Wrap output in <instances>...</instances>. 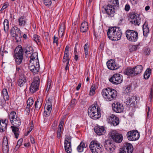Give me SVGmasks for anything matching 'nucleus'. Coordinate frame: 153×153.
I'll return each instance as SVG.
<instances>
[{"label":"nucleus","mask_w":153,"mask_h":153,"mask_svg":"<svg viewBox=\"0 0 153 153\" xmlns=\"http://www.w3.org/2000/svg\"><path fill=\"white\" fill-rule=\"evenodd\" d=\"M117 94L116 90L109 88L104 89L102 91V94L103 97L106 101L108 102L115 100Z\"/></svg>","instance_id":"nucleus-1"},{"label":"nucleus","mask_w":153,"mask_h":153,"mask_svg":"<svg viewBox=\"0 0 153 153\" xmlns=\"http://www.w3.org/2000/svg\"><path fill=\"white\" fill-rule=\"evenodd\" d=\"M97 108L92 105L90 106L88 110L89 116L93 119H97L101 116L100 109L99 107L97 106Z\"/></svg>","instance_id":"nucleus-2"},{"label":"nucleus","mask_w":153,"mask_h":153,"mask_svg":"<svg viewBox=\"0 0 153 153\" xmlns=\"http://www.w3.org/2000/svg\"><path fill=\"white\" fill-rule=\"evenodd\" d=\"M23 49L21 45H19L14 51L13 57L15 59L16 64L19 65L22 63L23 60Z\"/></svg>","instance_id":"nucleus-3"},{"label":"nucleus","mask_w":153,"mask_h":153,"mask_svg":"<svg viewBox=\"0 0 153 153\" xmlns=\"http://www.w3.org/2000/svg\"><path fill=\"white\" fill-rule=\"evenodd\" d=\"M102 146L97 141H92L90 143L89 147L92 153H102Z\"/></svg>","instance_id":"nucleus-4"},{"label":"nucleus","mask_w":153,"mask_h":153,"mask_svg":"<svg viewBox=\"0 0 153 153\" xmlns=\"http://www.w3.org/2000/svg\"><path fill=\"white\" fill-rule=\"evenodd\" d=\"M126 35L128 39L130 41L136 42L138 39V33L136 31L128 30L126 31Z\"/></svg>","instance_id":"nucleus-5"},{"label":"nucleus","mask_w":153,"mask_h":153,"mask_svg":"<svg viewBox=\"0 0 153 153\" xmlns=\"http://www.w3.org/2000/svg\"><path fill=\"white\" fill-rule=\"evenodd\" d=\"M17 71L19 73V77L17 84L20 87L23 86L27 82V79L24 74L23 71L19 68H17Z\"/></svg>","instance_id":"nucleus-6"},{"label":"nucleus","mask_w":153,"mask_h":153,"mask_svg":"<svg viewBox=\"0 0 153 153\" xmlns=\"http://www.w3.org/2000/svg\"><path fill=\"white\" fill-rule=\"evenodd\" d=\"M10 33L12 37H15L17 42L21 41V38L22 37V32L17 27H14L12 28Z\"/></svg>","instance_id":"nucleus-7"},{"label":"nucleus","mask_w":153,"mask_h":153,"mask_svg":"<svg viewBox=\"0 0 153 153\" xmlns=\"http://www.w3.org/2000/svg\"><path fill=\"white\" fill-rule=\"evenodd\" d=\"M40 79L38 76L34 77L33 82L30 85L29 91L30 92L33 93L39 89Z\"/></svg>","instance_id":"nucleus-8"},{"label":"nucleus","mask_w":153,"mask_h":153,"mask_svg":"<svg viewBox=\"0 0 153 153\" xmlns=\"http://www.w3.org/2000/svg\"><path fill=\"white\" fill-rule=\"evenodd\" d=\"M109 134L112 140L116 143H120L123 140L122 135L118 133L116 131H112L110 132Z\"/></svg>","instance_id":"nucleus-9"},{"label":"nucleus","mask_w":153,"mask_h":153,"mask_svg":"<svg viewBox=\"0 0 153 153\" xmlns=\"http://www.w3.org/2000/svg\"><path fill=\"white\" fill-rule=\"evenodd\" d=\"M109 80L113 84L118 85L122 82L123 77L119 74H115L109 79Z\"/></svg>","instance_id":"nucleus-10"},{"label":"nucleus","mask_w":153,"mask_h":153,"mask_svg":"<svg viewBox=\"0 0 153 153\" xmlns=\"http://www.w3.org/2000/svg\"><path fill=\"white\" fill-rule=\"evenodd\" d=\"M129 20L130 22L135 25H139L140 23L141 20L139 17L137 16L134 13H130L129 14Z\"/></svg>","instance_id":"nucleus-11"},{"label":"nucleus","mask_w":153,"mask_h":153,"mask_svg":"<svg viewBox=\"0 0 153 153\" xmlns=\"http://www.w3.org/2000/svg\"><path fill=\"white\" fill-rule=\"evenodd\" d=\"M114 6L109 4L105 7V13L109 18L114 17L115 16L116 10L114 8Z\"/></svg>","instance_id":"nucleus-12"},{"label":"nucleus","mask_w":153,"mask_h":153,"mask_svg":"<svg viewBox=\"0 0 153 153\" xmlns=\"http://www.w3.org/2000/svg\"><path fill=\"white\" fill-rule=\"evenodd\" d=\"M126 135L128 140L130 141L136 140L139 137V134L137 130L131 131L128 132Z\"/></svg>","instance_id":"nucleus-13"},{"label":"nucleus","mask_w":153,"mask_h":153,"mask_svg":"<svg viewBox=\"0 0 153 153\" xmlns=\"http://www.w3.org/2000/svg\"><path fill=\"white\" fill-rule=\"evenodd\" d=\"M52 99L51 98H49L44 107V109H46L47 111H45L44 113V115L46 117L49 116L51 114L52 110L51 102Z\"/></svg>","instance_id":"nucleus-14"},{"label":"nucleus","mask_w":153,"mask_h":153,"mask_svg":"<svg viewBox=\"0 0 153 153\" xmlns=\"http://www.w3.org/2000/svg\"><path fill=\"white\" fill-rule=\"evenodd\" d=\"M104 147L105 149L110 153L113 152L116 148L114 144L112 143L109 140H107L105 141Z\"/></svg>","instance_id":"nucleus-15"},{"label":"nucleus","mask_w":153,"mask_h":153,"mask_svg":"<svg viewBox=\"0 0 153 153\" xmlns=\"http://www.w3.org/2000/svg\"><path fill=\"white\" fill-rule=\"evenodd\" d=\"M71 136L67 137L65 140V149L68 153H71Z\"/></svg>","instance_id":"nucleus-16"},{"label":"nucleus","mask_w":153,"mask_h":153,"mask_svg":"<svg viewBox=\"0 0 153 153\" xmlns=\"http://www.w3.org/2000/svg\"><path fill=\"white\" fill-rule=\"evenodd\" d=\"M112 106L113 111L116 113H121L124 109L123 105L119 102H114Z\"/></svg>","instance_id":"nucleus-17"},{"label":"nucleus","mask_w":153,"mask_h":153,"mask_svg":"<svg viewBox=\"0 0 153 153\" xmlns=\"http://www.w3.org/2000/svg\"><path fill=\"white\" fill-rule=\"evenodd\" d=\"M107 120L108 122L114 126H117L119 124V119L114 115H111L109 117Z\"/></svg>","instance_id":"nucleus-18"},{"label":"nucleus","mask_w":153,"mask_h":153,"mask_svg":"<svg viewBox=\"0 0 153 153\" xmlns=\"http://www.w3.org/2000/svg\"><path fill=\"white\" fill-rule=\"evenodd\" d=\"M106 64L108 68L111 70H116L120 67L119 65L117 64L115 61L112 59L108 61Z\"/></svg>","instance_id":"nucleus-19"},{"label":"nucleus","mask_w":153,"mask_h":153,"mask_svg":"<svg viewBox=\"0 0 153 153\" xmlns=\"http://www.w3.org/2000/svg\"><path fill=\"white\" fill-rule=\"evenodd\" d=\"M116 31H115L113 36L112 40H118L120 39L122 35L121 30L120 27H117L116 28Z\"/></svg>","instance_id":"nucleus-20"},{"label":"nucleus","mask_w":153,"mask_h":153,"mask_svg":"<svg viewBox=\"0 0 153 153\" xmlns=\"http://www.w3.org/2000/svg\"><path fill=\"white\" fill-rule=\"evenodd\" d=\"M30 63H32V64H36V63H39L38 58V53L36 52L33 53L31 56H30Z\"/></svg>","instance_id":"nucleus-21"},{"label":"nucleus","mask_w":153,"mask_h":153,"mask_svg":"<svg viewBox=\"0 0 153 153\" xmlns=\"http://www.w3.org/2000/svg\"><path fill=\"white\" fill-rule=\"evenodd\" d=\"M94 129L95 133L99 135L104 134L106 132V130L103 126H95Z\"/></svg>","instance_id":"nucleus-22"},{"label":"nucleus","mask_w":153,"mask_h":153,"mask_svg":"<svg viewBox=\"0 0 153 153\" xmlns=\"http://www.w3.org/2000/svg\"><path fill=\"white\" fill-rule=\"evenodd\" d=\"M123 148L126 150V153H132L133 150V147L132 144L127 143H124Z\"/></svg>","instance_id":"nucleus-23"},{"label":"nucleus","mask_w":153,"mask_h":153,"mask_svg":"<svg viewBox=\"0 0 153 153\" xmlns=\"http://www.w3.org/2000/svg\"><path fill=\"white\" fill-rule=\"evenodd\" d=\"M39 63H36L30 66L29 69L33 74H36L38 73L39 71Z\"/></svg>","instance_id":"nucleus-24"},{"label":"nucleus","mask_w":153,"mask_h":153,"mask_svg":"<svg viewBox=\"0 0 153 153\" xmlns=\"http://www.w3.org/2000/svg\"><path fill=\"white\" fill-rule=\"evenodd\" d=\"M134 75H137L140 74L143 69L142 65H138L133 68Z\"/></svg>","instance_id":"nucleus-25"},{"label":"nucleus","mask_w":153,"mask_h":153,"mask_svg":"<svg viewBox=\"0 0 153 153\" xmlns=\"http://www.w3.org/2000/svg\"><path fill=\"white\" fill-rule=\"evenodd\" d=\"M88 23L86 22H83L81 25L80 31L82 33H85L88 30Z\"/></svg>","instance_id":"nucleus-26"},{"label":"nucleus","mask_w":153,"mask_h":153,"mask_svg":"<svg viewBox=\"0 0 153 153\" xmlns=\"http://www.w3.org/2000/svg\"><path fill=\"white\" fill-rule=\"evenodd\" d=\"M116 27H111L108 29L107 30V35L110 39H112L114 31H116Z\"/></svg>","instance_id":"nucleus-27"},{"label":"nucleus","mask_w":153,"mask_h":153,"mask_svg":"<svg viewBox=\"0 0 153 153\" xmlns=\"http://www.w3.org/2000/svg\"><path fill=\"white\" fill-rule=\"evenodd\" d=\"M137 100L136 97L134 96H133L131 97L128 98V99H127L128 104L130 105H132V106H134L137 102Z\"/></svg>","instance_id":"nucleus-28"},{"label":"nucleus","mask_w":153,"mask_h":153,"mask_svg":"<svg viewBox=\"0 0 153 153\" xmlns=\"http://www.w3.org/2000/svg\"><path fill=\"white\" fill-rule=\"evenodd\" d=\"M42 101V99L40 97H38L37 100L35 102V108L36 110H39L41 107Z\"/></svg>","instance_id":"nucleus-29"},{"label":"nucleus","mask_w":153,"mask_h":153,"mask_svg":"<svg viewBox=\"0 0 153 153\" xmlns=\"http://www.w3.org/2000/svg\"><path fill=\"white\" fill-rule=\"evenodd\" d=\"M11 123L13 126L19 127L21 125V121L19 117H16Z\"/></svg>","instance_id":"nucleus-30"},{"label":"nucleus","mask_w":153,"mask_h":153,"mask_svg":"<svg viewBox=\"0 0 153 153\" xmlns=\"http://www.w3.org/2000/svg\"><path fill=\"white\" fill-rule=\"evenodd\" d=\"M148 24H146L145 23L143 25V33L144 36H147L149 32V28L147 27Z\"/></svg>","instance_id":"nucleus-31"},{"label":"nucleus","mask_w":153,"mask_h":153,"mask_svg":"<svg viewBox=\"0 0 153 153\" xmlns=\"http://www.w3.org/2000/svg\"><path fill=\"white\" fill-rule=\"evenodd\" d=\"M18 127L15 126H12L11 127V128L12 129V131L14 133L15 137L17 138L19 137V129L18 128Z\"/></svg>","instance_id":"nucleus-32"},{"label":"nucleus","mask_w":153,"mask_h":153,"mask_svg":"<svg viewBox=\"0 0 153 153\" xmlns=\"http://www.w3.org/2000/svg\"><path fill=\"white\" fill-rule=\"evenodd\" d=\"M27 19L24 16H21L19 19V25L20 26L25 25L26 23Z\"/></svg>","instance_id":"nucleus-33"},{"label":"nucleus","mask_w":153,"mask_h":153,"mask_svg":"<svg viewBox=\"0 0 153 153\" xmlns=\"http://www.w3.org/2000/svg\"><path fill=\"white\" fill-rule=\"evenodd\" d=\"M22 49L23 51H25V53L27 54L32 53L33 51V47L30 46H27L25 48H22Z\"/></svg>","instance_id":"nucleus-34"},{"label":"nucleus","mask_w":153,"mask_h":153,"mask_svg":"<svg viewBox=\"0 0 153 153\" xmlns=\"http://www.w3.org/2000/svg\"><path fill=\"white\" fill-rule=\"evenodd\" d=\"M87 145H85L84 143L81 142L80 144L77 147V150L79 152H82L84 148H86L87 147Z\"/></svg>","instance_id":"nucleus-35"},{"label":"nucleus","mask_w":153,"mask_h":153,"mask_svg":"<svg viewBox=\"0 0 153 153\" xmlns=\"http://www.w3.org/2000/svg\"><path fill=\"white\" fill-rule=\"evenodd\" d=\"M124 73L128 75H130L131 74L134 75L133 68H132L131 67L128 68L125 70Z\"/></svg>","instance_id":"nucleus-36"},{"label":"nucleus","mask_w":153,"mask_h":153,"mask_svg":"<svg viewBox=\"0 0 153 153\" xmlns=\"http://www.w3.org/2000/svg\"><path fill=\"white\" fill-rule=\"evenodd\" d=\"M94 34L96 37H99L101 36L102 34L103 33V32L101 29H99L98 30L96 31L94 30H93Z\"/></svg>","instance_id":"nucleus-37"},{"label":"nucleus","mask_w":153,"mask_h":153,"mask_svg":"<svg viewBox=\"0 0 153 153\" xmlns=\"http://www.w3.org/2000/svg\"><path fill=\"white\" fill-rule=\"evenodd\" d=\"M3 96L5 101L8 100L9 99V97L7 90L6 89H4L2 91Z\"/></svg>","instance_id":"nucleus-38"},{"label":"nucleus","mask_w":153,"mask_h":153,"mask_svg":"<svg viewBox=\"0 0 153 153\" xmlns=\"http://www.w3.org/2000/svg\"><path fill=\"white\" fill-rule=\"evenodd\" d=\"M151 72V70L150 68H147L144 73V78L146 79H148L150 76Z\"/></svg>","instance_id":"nucleus-39"},{"label":"nucleus","mask_w":153,"mask_h":153,"mask_svg":"<svg viewBox=\"0 0 153 153\" xmlns=\"http://www.w3.org/2000/svg\"><path fill=\"white\" fill-rule=\"evenodd\" d=\"M7 129V123H1L0 120V132H3Z\"/></svg>","instance_id":"nucleus-40"},{"label":"nucleus","mask_w":153,"mask_h":153,"mask_svg":"<svg viewBox=\"0 0 153 153\" xmlns=\"http://www.w3.org/2000/svg\"><path fill=\"white\" fill-rule=\"evenodd\" d=\"M17 117L16 115V113L14 111H11L9 115V119L10 122L13 120L14 119Z\"/></svg>","instance_id":"nucleus-41"},{"label":"nucleus","mask_w":153,"mask_h":153,"mask_svg":"<svg viewBox=\"0 0 153 153\" xmlns=\"http://www.w3.org/2000/svg\"><path fill=\"white\" fill-rule=\"evenodd\" d=\"M4 30L5 32L8 30L9 28V21L7 19H5L4 22Z\"/></svg>","instance_id":"nucleus-42"},{"label":"nucleus","mask_w":153,"mask_h":153,"mask_svg":"<svg viewBox=\"0 0 153 153\" xmlns=\"http://www.w3.org/2000/svg\"><path fill=\"white\" fill-rule=\"evenodd\" d=\"M88 48L89 45L87 43L85 44L84 46V50L85 57L86 58H88Z\"/></svg>","instance_id":"nucleus-43"},{"label":"nucleus","mask_w":153,"mask_h":153,"mask_svg":"<svg viewBox=\"0 0 153 153\" xmlns=\"http://www.w3.org/2000/svg\"><path fill=\"white\" fill-rule=\"evenodd\" d=\"M70 58L69 56V54L64 53L63 58V62H68V63L69 62Z\"/></svg>","instance_id":"nucleus-44"},{"label":"nucleus","mask_w":153,"mask_h":153,"mask_svg":"<svg viewBox=\"0 0 153 153\" xmlns=\"http://www.w3.org/2000/svg\"><path fill=\"white\" fill-rule=\"evenodd\" d=\"M140 45V44L139 43L137 45H132L131 48L129 49L130 51L132 52L136 51L139 46Z\"/></svg>","instance_id":"nucleus-45"},{"label":"nucleus","mask_w":153,"mask_h":153,"mask_svg":"<svg viewBox=\"0 0 153 153\" xmlns=\"http://www.w3.org/2000/svg\"><path fill=\"white\" fill-rule=\"evenodd\" d=\"M33 99L31 98H29L27 101V104L30 106H31L33 104Z\"/></svg>","instance_id":"nucleus-46"},{"label":"nucleus","mask_w":153,"mask_h":153,"mask_svg":"<svg viewBox=\"0 0 153 153\" xmlns=\"http://www.w3.org/2000/svg\"><path fill=\"white\" fill-rule=\"evenodd\" d=\"M40 37L37 35L35 34L34 35V40L37 43L40 42Z\"/></svg>","instance_id":"nucleus-47"},{"label":"nucleus","mask_w":153,"mask_h":153,"mask_svg":"<svg viewBox=\"0 0 153 153\" xmlns=\"http://www.w3.org/2000/svg\"><path fill=\"white\" fill-rule=\"evenodd\" d=\"M8 145L7 138L5 137H4L3 138V141L2 142V145Z\"/></svg>","instance_id":"nucleus-48"},{"label":"nucleus","mask_w":153,"mask_h":153,"mask_svg":"<svg viewBox=\"0 0 153 153\" xmlns=\"http://www.w3.org/2000/svg\"><path fill=\"white\" fill-rule=\"evenodd\" d=\"M95 90V87L94 86H92L91 88V90L90 92V95H93L94 93Z\"/></svg>","instance_id":"nucleus-49"},{"label":"nucleus","mask_w":153,"mask_h":153,"mask_svg":"<svg viewBox=\"0 0 153 153\" xmlns=\"http://www.w3.org/2000/svg\"><path fill=\"white\" fill-rule=\"evenodd\" d=\"M23 142V139H20L18 140L17 143V144L16 145V147L19 148L22 145V143Z\"/></svg>","instance_id":"nucleus-50"},{"label":"nucleus","mask_w":153,"mask_h":153,"mask_svg":"<svg viewBox=\"0 0 153 153\" xmlns=\"http://www.w3.org/2000/svg\"><path fill=\"white\" fill-rule=\"evenodd\" d=\"M8 6V3H5L3 5L0 11H2L3 10H4L5 9L7 8Z\"/></svg>","instance_id":"nucleus-51"},{"label":"nucleus","mask_w":153,"mask_h":153,"mask_svg":"<svg viewBox=\"0 0 153 153\" xmlns=\"http://www.w3.org/2000/svg\"><path fill=\"white\" fill-rule=\"evenodd\" d=\"M64 25L63 24H62L59 27V31L61 30V31L62 33V34H63V31L64 30Z\"/></svg>","instance_id":"nucleus-52"},{"label":"nucleus","mask_w":153,"mask_h":153,"mask_svg":"<svg viewBox=\"0 0 153 153\" xmlns=\"http://www.w3.org/2000/svg\"><path fill=\"white\" fill-rule=\"evenodd\" d=\"M119 15H120V17H124L125 18L126 16V15L124 11H121L120 12V14H119Z\"/></svg>","instance_id":"nucleus-53"},{"label":"nucleus","mask_w":153,"mask_h":153,"mask_svg":"<svg viewBox=\"0 0 153 153\" xmlns=\"http://www.w3.org/2000/svg\"><path fill=\"white\" fill-rule=\"evenodd\" d=\"M2 150L3 153H8L9 152L8 147L2 148Z\"/></svg>","instance_id":"nucleus-54"},{"label":"nucleus","mask_w":153,"mask_h":153,"mask_svg":"<svg viewBox=\"0 0 153 153\" xmlns=\"http://www.w3.org/2000/svg\"><path fill=\"white\" fill-rule=\"evenodd\" d=\"M61 128H58L57 130V137L58 138H59L60 137V136L61 135Z\"/></svg>","instance_id":"nucleus-55"},{"label":"nucleus","mask_w":153,"mask_h":153,"mask_svg":"<svg viewBox=\"0 0 153 153\" xmlns=\"http://www.w3.org/2000/svg\"><path fill=\"white\" fill-rule=\"evenodd\" d=\"M58 39L57 37H56L55 36H54L53 39V43H56V44H58Z\"/></svg>","instance_id":"nucleus-56"},{"label":"nucleus","mask_w":153,"mask_h":153,"mask_svg":"<svg viewBox=\"0 0 153 153\" xmlns=\"http://www.w3.org/2000/svg\"><path fill=\"white\" fill-rule=\"evenodd\" d=\"M113 2L114 3V5H115V6H117L118 7L119 6L118 0H113Z\"/></svg>","instance_id":"nucleus-57"},{"label":"nucleus","mask_w":153,"mask_h":153,"mask_svg":"<svg viewBox=\"0 0 153 153\" xmlns=\"http://www.w3.org/2000/svg\"><path fill=\"white\" fill-rule=\"evenodd\" d=\"M64 122L63 121H61L60 122L59 124V128L62 129V128L63 126Z\"/></svg>","instance_id":"nucleus-58"},{"label":"nucleus","mask_w":153,"mask_h":153,"mask_svg":"<svg viewBox=\"0 0 153 153\" xmlns=\"http://www.w3.org/2000/svg\"><path fill=\"white\" fill-rule=\"evenodd\" d=\"M69 47L68 46H67L65 48L64 53L69 54Z\"/></svg>","instance_id":"nucleus-59"},{"label":"nucleus","mask_w":153,"mask_h":153,"mask_svg":"<svg viewBox=\"0 0 153 153\" xmlns=\"http://www.w3.org/2000/svg\"><path fill=\"white\" fill-rule=\"evenodd\" d=\"M130 9V6L129 4H126L125 7V10L126 11H128Z\"/></svg>","instance_id":"nucleus-60"},{"label":"nucleus","mask_w":153,"mask_h":153,"mask_svg":"<svg viewBox=\"0 0 153 153\" xmlns=\"http://www.w3.org/2000/svg\"><path fill=\"white\" fill-rule=\"evenodd\" d=\"M150 108L149 107L147 113V118H149L150 117V114H151V112L150 111Z\"/></svg>","instance_id":"nucleus-61"},{"label":"nucleus","mask_w":153,"mask_h":153,"mask_svg":"<svg viewBox=\"0 0 153 153\" xmlns=\"http://www.w3.org/2000/svg\"><path fill=\"white\" fill-rule=\"evenodd\" d=\"M118 153H126V152L123 148L120 149Z\"/></svg>","instance_id":"nucleus-62"},{"label":"nucleus","mask_w":153,"mask_h":153,"mask_svg":"<svg viewBox=\"0 0 153 153\" xmlns=\"http://www.w3.org/2000/svg\"><path fill=\"white\" fill-rule=\"evenodd\" d=\"M51 82L50 81L49 82H48L47 83V88L46 89L48 90L51 86Z\"/></svg>","instance_id":"nucleus-63"},{"label":"nucleus","mask_w":153,"mask_h":153,"mask_svg":"<svg viewBox=\"0 0 153 153\" xmlns=\"http://www.w3.org/2000/svg\"><path fill=\"white\" fill-rule=\"evenodd\" d=\"M76 102V100L74 99L71 100V105L72 106H73L75 104Z\"/></svg>","instance_id":"nucleus-64"}]
</instances>
